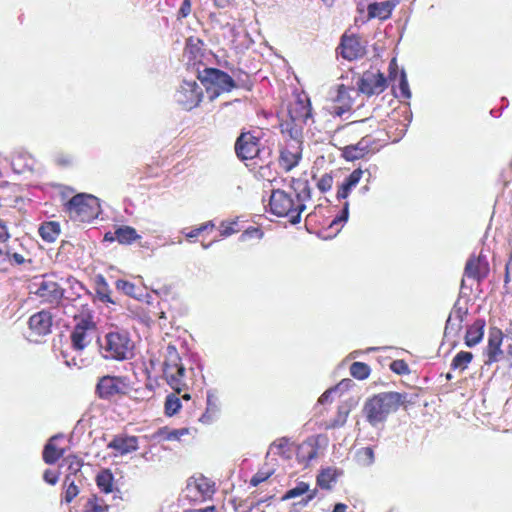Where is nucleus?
<instances>
[{
  "label": "nucleus",
  "mask_w": 512,
  "mask_h": 512,
  "mask_svg": "<svg viewBox=\"0 0 512 512\" xmlns=\"http://www.w3.org/2000/svg\"><path fill=\"white\" fill-rule=\"evenodd\" d=\"M489 271V263L485 256L471 255L466 262L464 275L479 282L488 276Z\"/></svg>",
  "instance_id": "17"
},
{
  "label": "nucleus",
  "mask_w": 512,
  "mask_h": 512,
  "mask_svg": "<svg viewBox=\"0 0 512 512\" xmlns=\"http://www.w3.org/2000/svg\"><path fill=\"white\" fill-rule=\"evenodd\" d=\"M350 387V379H343L340 381L335 387H332L326 390L319 398L318 402L320 404H325L330 401V397L333 394L342 393L347 391Z\"/></svg>",
  "instance_id": "40"
},
{
  "label": "nucleus",
  "mask_w": 512,
  "mask_h": 512,
  "mask_svg": "<svg viewBox=\"0 0 512 512\" xmlns=\"http://www.w3.org/2000/svg\"><path fill=\"white\" fill-rule=\"evenodd\" d=\"M115 286L119 291H122L125 295L137 297L136 286L133 283L119 279L116 281Z\"/></svg>",
  "instance_id": "47"
},
{
  "label": "nucleus",
  "mask_w": 512,
  "mask_h": 512,
  "mask_svg": "<svg viewBox=\"0 0 512 512\" xmlns=\"http://www.w3.org/2000/svg\"><path fill=\"white\" fill-rule=\"evenodd\" d=\"M108 447L124 455L138 449V438L136 436H117L108 444Z\"/></svg>",
  "instance_id": "25"
},
{
  "label": "nucleus",
  "mask_w": 512,
  "mask_h": 512,
  "mask_svg": "<svg viewBox=\"0 0 512 512\" xmlns=\"http://www.w3.org/2000/svg\"><path fill=\"white\" fill-rule=\"evenodd\" d=\"M317 492H318L317 489H313V490L309 489V492L304 494L305 497L301 501H299V504L302 506H307L308 503L316 497Z\"/></svg>",
  "instance_id": "60"
},
{
  "label": "nucleus",
  "mask_w": 512,
  "mask_h": 512,
  "mask_svg": "<svg viewBox=\"0 0 512 512\" xmlns=\"http://www.w3.org/2000/svg\"><path fill=\"white\" fill-rule=\"evenodd\" d=\"M115 238L119 244L129 245L141 238L131 226H120L115 230Z\"/></svg>",
  "instance_id": "28"
},
{
  "label": "nucleus",
  "mask_w": 512,
  "mask_h": 512,
  "mask_svg": "<svg viewBox=\"0 0 512 512\" xmlns=\"http://www.w3.org/2000/svg\"><path fill=\"white\" fill-rule=\"evenodd\" d=\"M191 13V1L183 0L178 11V19L186 18Z\"/></svg>",
  "instance_id": "57"
},
{
  "label": "nucleus",
  "mask_w": 512,
  "mask_h": 512,
  "mask_svg": "<svg viewBox=\"0 0 512 512\" xmlns=\"http://www.w3.org/2000/svg\"><path fill=\"white\" fill-rule=\"evenodd\" d=\"M128 385L124 377L105 375L98 379L95 387L96 395L106 401L126 394Z\"/></svg>",
  "instance_id": "12"
},
{
  "label": "nucleus",
  "mask_w": 512,
  "mask_h": 512,
  "mask_svg": "<svg viewBox=\"0 0 512 512\" xmlns=\"http://www.w3.org/2000/svg\"><path fill=\"white\" fill-rule=\"evenodd\" d=\"M10 237L6 225L0 221V242H5Z\"/></svg>",
  "instance_id": "62"
},
{
  "label": "nucleus",
  "mask_w": 512,
  "mask_h": 512,
  "mask_svg": "<svg viewBox=\"0 0 512 512\" xmlns=\"http://www.w3.org/2000/svg\"><path fill=\"white\" fill-rule=\"evenodd\" d=\"M180 408L181 401L179 397L175 394L168 395L165 401V413L168 416H173L179 411Z\"/></svg>",
  "instance_id": "44"
},
{
  "label": "nucleus",
  "mask_w": 512,
  "mask_h": 512,
  "mask_svg": "<svg viewBox=\"0 0 512 512\" xmlns=\"http://www.w3.org/2000/svg\"><path fill=\"white\" fill-rule=\"evenodd\" d=\"M290 121L285 124V130L290 135L291 141H300L303 126L311 119L310 104L297 102L293 108L289 110Z\"/></svg>",
  "instance_id": "11"
},
{
  "label": "nucleus",
  "mask_w": 512,
  "mask_h": 512,
  "mask_svg": "<svg viewBox=\"0 0 512 512\" xmlns=\"http://www.w3.org/2000/svg\"><path fill=\"white\" fill-rule=\"evenodd\" d=\"M399 90H400V94L397 95L398 97H401L403 99H409L411 97V91H410L407 76H406V73L404 70H402L400 72Z\"/></svg>",
  "instance_id": "48"
},
{
  "label": "nucleus",
  "mask_w": 512,
  "mask_h": 512,
  "mask_svg": "<svg viewBox=\"0 0 512 512\" xmlns=\"http://www.w3.org/2000/svg\"><path fill=\"white\" fill-rule=\"evenodd\" d=\"M271 453L275 454V455H281L285 458H289L290 454H289L288 439L283 437V438H280V439L274 441L269 447L267 456H269Z\"/></svg>",
  "instance_id": "38"
},
{
  "label": "nucleus",
  "mask_w": 512,
  "mask_h": 512,
  "mask_svg": "<svg viewBox=\"0 0 512 512\" xmlns=\"http://www.w3.org/2000/svg\"><path fill=\"white\" fill-rule=\"evenodd\" d=\"M78 483H82V479H76L72 475H66L63 483L64 494L63 501L66 503H71L76 496L79 494V486Z\"/></svg>",
  "instance_id": "27"
},
{
  "label": "nucleus",
  "mask_w": 512,
  "mask_h": 512,
  "mask_svg": "<svg viewBox=\"0 0 512 512\" xmlns=\"http://www.w3.org/2000/svg\"><path fill=\"white\" fill-rule=\"evenodd\" d=\"M337 473L332 468L323 469L317 476V485L322 489H331L336 482Z\"/></svg>",
  "instance_id": "34"
},
{
  "label": "nucleus",
  "mask_w": 512,
  "mask_h": 512,
  "mask_svg": "<svg viewBox=\"0 0 512 512\" xmlns=\"http://www.w3.org/2000/svg\"><path fill=\"white\" fill-rule=\"evenodd\" d=\"M53 316L50 311L42 310L33 314L28 321L30 330L38 335L44 336L51 332Z\"/></svg>",
  "instance_id": "20"
},
{
  "label": "nucleus",
  "mask_w": 512,
  "mask_h": 512,
  "mask_svg": "<svg viewBox=\"0 0 512 512\" xmlns=\"http://www.w3.org/2000/svg\"><path fill=\"white\" fill-rule=\"evenodd\" d=\"M415 403L408 393L387 391L369 397L363 407V414L372 426L383 424L389 415L398 411L400 407L407 409Z\"/></svg>",
  "instance_id": "1"
},
{
  "label": "nucleus",
  "mask_w": 512,
  "mask_h": 512,
  "mask_svg": "<svg viewBox=\"0 0 512 512\" xmlns=\"http://www.w3.org/2000/svg\"><path fill=\"white\" fill-rule=\"evenodd\" d=\"M389 79L395 80L398 75V64L396 58L391 59L388 67Z\"/></svg>",
  "instance_id": "59"
},
{
  "label": "nucleus",
  "mask_w": 512,
  "mask_h": 512,
  "mask_svg": "<svg viewBox=\"0 0 512 512\" xmlns=\"http://www.w3.org/2000/svg\"><path fill=\"white\" fill-rule=\"evenodd\" d=\"M39 234L43 240L53 242L60 234V226L57 222H46L40 226Z\"/></svg>",
  "instance_id": "33"
},
{
  "label": "nucleus",
  "mask_w": 512,
  "mask_h": 512,
  "mask_svg": "<svg viewBox=\"0 0 512 512\" xmlns=\"http://www.w3.org/2000/svg\"><path fill=\"white\" fill-rule=\"evenodd\" d=\"M308 492H309V484L301 481V482H298L294 488H291L288 491H286V493L282 496V500L286 501V500H289L292 498H296V497L302 496Z\"/></svg>",
  "instance_id": "43"
},
{
  "label": "nucleus",
  "mask_w": 512,
  "mask_h": 512,
  "mask_svg": "<svg viewBox=\"0 0 512 512\" xmlns=\"http://www.w3.org/2000/svg\"><path fill=\"white\" fill-rule=\"evenodd\" d=\"M55 162L59 166H69L73 162V157L69 154L59 153L55 156Z\"/></svg>",
  "instance_id": "56"
},
{
  "label": "nucleus",
  "mask_w": 512,
  "mask_h": 512,
  "mask_svg": "<svg viewBox=\"0 0 512 512\" xmlns=\"http://www.w3.org/2000/svg\"><path fill=\"white\" fill-rule=\"evenodd\" d=\"M263 237V232L261 229L257 227H250L246 229L240 236L241 241H246L248 238H257L261 239Z\"/></svg>",
  "instance_id": "53"
},
{
  "label": "nucleus",
  "mask_w": 512,
  "mask_h": 512,
  "mask_svg": "<svg viewBox=\"0 0 512 512\" xmlns=\"http://www.w3.org/2000/svg\"><path fill=\"white\" fill-rule=\"evenodd\" d=\"M43 479L50 485H55L59 480V475L57 472H54L50 469L44 471Z\"/></svg>",
  "instance_id": "58"
},
{
  "label": "nucleus",
  "mask_w": 512,
  "mask_h": 512,
  "mask_svg": "<svg viewBox=\"0 0 512 512\" xmlns=\"http://www.w3.org/2000/svg\"><path fill=\"white\" fill-rule=\"evenodd\" d=\"M6 261L20 265L25 262V259H24L23 255H21L19 253H10L9 258Z\"/></svg>",
  "instance_id": "61"
},
{
  "label": "nucleus",
  "mask_w": 512,
  "mask_h": 512,
  "mask_svg": "<svg viewBox=\"0 0 512 512\" xmlns=\"http://www.w3.org/2000/svg\"><path fill=\"white\" fill-rule=\"evenodd\" d=\"M376 148V138L370 134L364 135L357 144L354 145V152H358L354 154V159L363 157L366 153L374 151Z\"/></svg>",
  "instance_id": "30"
},
{
  "label": "nucleus",
  "mask_w": 512,
  "mask_h": 512,
  "mask_svg": "<svg viewBox=\"0 0 512 512\" xmlns=\"http://www.w3.org/2000/svg\"><path fill=\"white\" fill-rule=\"evenodd\" d=\"M202 66V70L200 69V66L196 68L197 78L205 87L211 101L217 98L220 94L228 93L234 88L239 87L237 82L226 72L217 68H210L204 65Z\"/></svg>",
  "instance_id": "2"
},
{
  "label": "nucleus",
  "mask_w": 512,
  "mask_h": 512,
  "mask_svg": "<svg viewBox=\"0 0 512 512\" xmlns=\"http://www.w3.org/2000/svg\"><path fill=\"white\" fill-rule=\"evenodd\" d=\"M29 293L42 304L58 305L64 298V289L51 276L36 277L29 285Z\"/></svg>",
  "instance_id": "5"
},
{
  "label": "nucleus",
  "mask_w": 512,
  "mask_h": 512,
  "mask_svg": "<svg viewBox=\"0 0 512 512\" xmlns=\"http://www.w3.org/2000/svg\"><path fill=\"white\" fill-rule=\"evenodd\" d=\"M390 369L398 375H405L410 372L408 364L402 359L392 361L390 364Z\"/></svg>",
  "instance_id": "51"
},
{
  "label": "nucleus",
  "mask_w": 512,
  "mask_h": 512,
  "mask_svg": "<svg viewBox=\"0 0 512 512\" xmlns=\"http://www.w3.org/2000/svg\"><path fill=\"white\" fill-rule=\"evenodd\" d=\"M60 438L62 435H55L44 446L43 460L46 464H54L63 456L65 450L56 445V441Z\"/></svg>",
  "instance_id": "26"
},
{
  "label": "nucleus",
  "mask_w": 512,
  "mask_h": 512,
  "mask_svg": "<svg viewBox=\"0 0 512 512\" xmlns=\"http://www.w3.org/2000/svg\"><path fill=\"white\" fill-rule=\"evenodd\" d=\"M467 314L468 310L466 308L454 305L453 310L445 324V336L459 337Z\"/></svg>",
  "instance_id": "19"
},
{
  "label": "nucleus",
  "mask_w": 512,
  "mask_h": 512,
  "mask_svg": "<svg viewBox=\"0 0 512 512\" xmlns=\"http://www.w3.org/2000/svg\"><path fill=\"white\" fill-rule=\"evenodd\" d=\"M184 512H216L215 506H208L201 509H187Z\"/></svg>",
  "instance_id": "64"
},
{
  "label": "nucleus",
  "mask_w": 512,
  "mask_h": 512,
  "mask_svg": "<svg viewBox=\"0 0 512 512\" xmlns=\"http://www.w3.org/2000/svg\"><path fill=\"white\" fill-rule=\"evenodd\" d=\"M192 485L203 497L211 496L214 493V483L203 475L191 478L188 486Z\"/></svg>",
  "instance_id": "29"
},
{
  "label": "nucleus",
  "mask_w": 512,
  "mask_h": 512,
  "mask_svg": "<svg viewBox=\"0 0 512 512\" xmlns=\"http://www.w3.org/2000/svg\"><path fill=\"white\" fill-rule=\"evenodd\" d=\"M66 211L74 221L90 222L100 213L99 200L91 194L80 193L66 203Z\"/></svg>",
  "instance_id": "4"
},
{
  "label": "nucleus",
  "mask_w": 512,
  "mask_h": 512,
  "mask_svg": "<svg viewBox=\"0 0 512 512\" xmlns=\"http://www.w3.org/2000/svg\"><path fill=\"white\" fill-rule=\"evenodd\" d=\"M97 294L99 296V299L103 302H111L113 301L109 297V287L106 283L104 277L100 276L97 280Z\"/></svg>",
  "instance_id": "45"
},
{
  "label": "nucleus",
  "mask_w": 512,
  "mask_h": 512,
  "mask_svg": "<svg viewBox=\"0 0 512 512\" xmlns=\"http://www.w3.org/2000/svg\"><path fill=\"white\" fill-rule=\"evenodd\" d=\"M367 121H369V119L354 121V126H356V127H354V133L363 134L364 131H363L362 127Z\"/></svg>",
  "instance_id": "63"
},
{
  "label": "nucleus",
  "mask_w": 512,
  "mask_h": 512,
  "mask_svg": "<svg viewBox=\"0 0 512 512\" xmlns=\"http://www.w3.org/2000/svg\"><path fill=\"white\" fill-rule=\"evenodd\" d=\"M102 354L106 359L126 360L133 356L134 344L125 330L108 332L100 342Z\"/></svg>",
  "instance_id": "3"
},
{
  "label": "nucleus",
  "mask_w": 512,
  "mask_h": 512,
  "mask_svg": "<svg viewBox=\"0 0 512 512\" xmlns=\"http://www.w3.org/2000/svg\"><path fill=\"white\" fill-rule=\"evenodd\" d=\"M473 359V354L467 351L458 352L451 362V369L464 371L468 368V365Z\"/></svg>",
  "instance_id": "35"
},
{
  "label": "nucleus",
  "mask_w": 512,
  "mask_h": 512,
  "mask_svg": "<svg viewBox=\"0 0 512 512\" xmlns=\"http://www.w3.org/2000/svg\"><path fill=\"white\" fill-rule=\"evenodd\" d=\"M388 87V79L378 68L371 67L364 71L357 82L359 93L367 97L379 95Z\"/></svg>",
  "instance_id": "8"
},
{
  "label": "nucleus",
  "mask_w": 512,
  "mask_h": 512,
  "mask_svg": "<svg viewBox=\"0 0 512 512\" xmlns=\"http://www.w3.org/2000/svg\"><path fill=\"white\" fill-rule=\"evenodd\" d=\"M293 193L295 195V202L298 212H303L306 209L305 202L311 198V190L307 180L292 179Z\"/></svg>",
  "instance_id": "22"
},
{
  "label": "nucleus",
  "mask_w": 512,
  "mask_h": 512,
  "mask_svg": "<svg viewBox=\"0 0 512 512\" xmlns=\"http://www.w3.org/2000/svg\"><path fill=\"white\" fill-rule=\"evenodd\" d=\"M302 157L300 141H290L280 150L279 165L285 171L295 168Z\"/></svg>",
  "instance_id": "16"
},
{
  "label": "nucleus",
  "mask_w": 512,
  "mask_h": 512,
  "mask_svg": "<svg viewBox=\"0 0 512 512\" xmlns=\"http://www.w3.org/2000/svg\"><path fill=\"white\" fill-rule=\"evenodd\" d=\"M63 462L68 464L69 473L67 475H72L73 477H76V479H82V475L80 473L82 467L81 459L76 456H68L63 460Z\"/></svg>",
  "instance_id": "42"
},
{
  "label": "nucleus",
  "mask_w": 512,
  "mask_h": 512,
  "mask_svg": "<svg viewBox=\"0 0 512 512\" xmlns=\"http://www.w3.org/2000/svg\"><path fill=\"white\" fill-rule=\"evenodd\" d=\"M485 326V320L480 318L476 319L470 326H468L465 335L466 346L473 347L482 341Z\"/></svg>",
  "instance_id": "24"
},
{
  "label": "nucleus",
  "mask_w": 512,
  "mask_h": 512,
  "mask_svg": "<svg viewBox=\"0 0 512 512\" xmlns=\"http://www.w3.org/2000/svg\"><path fill=\"white\" fill-rule=\"evenodd\" d=\"M339 174L340 172L336 171L330 174L326 173L322 175L317 181V187L322 193L327 192L332 188L334 179H336V184L338 186L336 197L338 200H342L346 199L351 191L352 173L346 175L342 182L339 181Z\"/></svg>",
  "instance_id": "14"
},
{
  "label": "nucleus",
  "mask_w": 512,
  "mask_h": 512,
  "mask_svg": "<svg viewBox=\"0 0 512 512\" xmlns=\"http://www.w3.org/2000/svg\"><path fill=\"white\" fill-rule=\"evenodd\" d=\"M350 30H346L341 37L340 43L336 48L337 57H342L344 60L352 61V36L349 35Z\"/></svg>",
  "instance_id": "31"
},
{
  "label": "nucleus",
  "mask_w": 512,
  "mask_h": 512,
  "mask_svg": "<svg viewBox=\"0 0 512 512\" xmlns=\"http://www.w3.org/2000/svg\"><path fill=\"white\" fill-rule=\"evenodd\" d=\"M259 137L251 132L242 133L236 140L235 151L242 160H250L260 154Z\"/></svg>",
  "instance_id": "15"
},
{
  "label": "nucleus",
  "mask_w": 512,
  "mask_h": 512,
  "mask_svg": "<svg viewBox=\"0 0 512 512\" xmlns=\"http://www.w3.org/2000/svg\"><path fill=\"white\" fill-rule=\"evenodd\" d=\"M108 509L109 506L102 498L92 495L84 504L83 512H107Z\"/></svg>",
  "instance_id": "36"
},
{
  "label": "nucleus",
  "mask_w": 512,
  "mask_h": 512,
  "mask_svg": "<svg viewBox=\"0 0 512 512\" xmlns=\"http://www.w3.org/2000/svg\"><path fill=\"white\" fill-rule=\"evenodd\" d=\"M270 212L276 216L289 217V222L293 225L301 221V212H298L296 202L292 194L281 189L273 190L269 200Z\"/></svg>",
  "instance_id": "7"
},
{
  "label": "nucleus",
  "mask_w": 512,
  "mask_h": 512,
  "mask_svg": "<svg viewBox=\"0 0 512 512\" xmlns=\"http://www.w3.org/2000/svg\"><path fill=\"white\" fill-rule=\"evenodd\" d=\"M504 334L498 327H491L488 334V343L485 350L487 356V364L497 362L503 354L501 349Z\"/></svg>",
  "instance_id": "18"
},
{
  "label": "nucleus",
  "mask_w": 512,
  "mask_h": 512,
  "mask_svg": "<svg viewBox=\"0 0 512 512\" xmlns=\"http://www.w3.org/2000/svg\"><path fill=\"white\" fill-rule=\"evenodd\" d=\"M339 80H346L347 82L337 84L335 89L330 91V99L332 101L330 113L342 117L343 114L349 113L352 108V100L350 97L352 80L348 79L347 74H341Z\"/></svg>",
  "instance_id": "9"
},
{
  "label": "nucleus",
  "mask_w": 512,
  "mask_h": 512,
  "mask_svg": "<svg viewBox=\"0 0 512 512\" xmlns=\"http://www.w3.org/2000/svg\"><path fill=\"white\" fill-rule=\"evenodd\" d=\"M348 218H349V202L345 201L339 214L330 223L329 229L334 230L335 234H337L340 231V229L343 227L344 223H346L348 221Z\"/></svg>",
  "instance_id": "39"
},
{
  "label": "nucleus",
  "mask_w": 512,
  "mask_h": 512,
  "mask_svg": "<svg viewBox=\"0 0 512 512\" xmlns=\"http://www.w3.org/2000/svg\"><path fill=\"white\" fill-rule=\"evenodd\" d=\"M398 4L399 0H386L382 2L370 3L367 7L368 17L387 20L390 18L393 10Z\"/></svg>",
  "instance_id": "21"
},
{
  "label": "nucleus",
  "mask_w": 512,
  "mask_h": 512,
  "mask_svg": "<svg viewBox=\"0 0 512 512\" xmlns=\"http://www.w3.org/2000/svg\"><path fill=\"white\" fill-rule=\"evenodd\" d=\"M273 474V470H260L250 480V484L253 487L258 486L262 482L266 481Z\"/></svg>",
  "instance_id": "52"
},
{
  "label": "nucleus",
  "mask_w": 512,
  "mask_h": 512,
  "mask_svg": "<svg viewBox=\"0 0 512 512\" xmlns=\"http://www.w3.org/2000/svg\"><path fill=\"white\" fill-rule=\"evenodd\" d=\"M203 98V89L195 80H183L174 94L175 102L184 110L197 107Z\"/></svg>",
  "instance_id": "10"
},
{
  "label": "nucleus",
  "mask_w": 512,
  "mask_h": 512,
  "mask_svg": "<svg viewBox=\"0 0 512 512\" xmlns=\"http://www.w3.org/2000/svg\"><path fill=\"white\" fill-rule=\"evenodd\" d=\"M370 367L363 362L354 361V378L364 380L370 375Z\"/></svg>",
  "instance_id": "49"
},
{
  "label": "nucleus",
  "mask_w": 512,
  "mask_h": 512,
  "mask_svg": "<svg viewBox=\"0 0 512 512\" xmlns=\"http://www.w3.org/2000/svg\"><path fill=\"white\" fill-rule=\"evenodd\" d=\"M188 432L189 431L187 428L170 430L167 427H163L156 432L155 437L158 440L178 441L181 439L182 436L187 435Z\"/></svg>",
  "instance_id": "32"
},
{
  "label": "nucleus",
  "mask_w": 512,
  "mask_h": 512,
  "mask_svg": "<svg viewBox=\"0 0 512 512\" xmlns=\"http://www.w3.org/2000/svg\"><path fill=\"white\" fill-rule=\"evenodd\" d=\"M74 318L77 323L71 333V342L75 350L81 351L91 343L96 326L89 315L80 318L74 315Z\"/></svg>",
  "instance_id": "13"
},
{
  "label": "nucleus",
  "mask_w": 512,
  "mask_h": 512,
  "mask_svg": "<svg viewBox=\"0 0 512 512\" xmlns=\"http://www.w3.org/2000/svg\"><path fill=\"white\" fill-rule=\"evenodd\" d=\"M208 413H211L212 415H217L219 412V402L218 397L215 392L208 391L207 392V407Z\"/></svg>",
  "instance_id": "50"
},
{
  "label": "nucleus",
  "mask_w": 512,
  "mask_h": 512,
  "mask_svg": "<svg viewBox=\"0 0 512 512\" xmlns=\"http://www.w3.org/2000/svg\"><path fill=\"white\" fill-rule=\"evenodd\" d=\"M366 52V45L363 44L356 35H354V59L362 58L366 55Z\"/></svg>",
  "instance_id": "55"
},
{
  "label": "nucleus",
  "mask_w": 512,
  "mask_h": 512,
  "mask_svg": "<svg viewBox=\"0 0 512 512\" xmlns=\"http://www.w3.org/2000/svg\"><path fill=\"white\" fill-rule=\"evenodd\" d=\"M99 489L108 494L113 491V475L108 470L101 471L96 477Z\"/></svg>",
  "instance_id": "37"
},
{
  "label": "nucleus",
  "mask_w": 512,
  "mask_h": 512,
  "mask_svg": "<svg viewBox=\"0 0 512 512\" xmlns=\"http://www.w3.org/2000/svg\"><path fill=\"white\" fill-rule=\"evenodd\" d=\"M351 409L352 405L349 403V401H345L343 404H341L338 407L337 416L334 418L330 426L333 428L343 426L347 421Z\"/></svg>",
  "instance_id": "41"
},
{
  "label": "nucleus",
  "mask_w": 512,
  "mask_h": 512,
  "mask_svg": "<svg viewBox=\"0 0 512 512\" xmlns=\"http://www.w3.org/2000/svg\"><path fill=\"white\" fill-rule=\"evenodd\" d=\"M163 366V374L167 383L177 393H180L181 388L185 386V367L181 363V358L175 346H167Z\"/></svg>",
  "instance_id": "6"
},
{
  "label": "nucleus",
  "mask_w": 512,
  "mask_h": 512,
  "mask_svg": "<svg viewBox=\"0 0 512 512\" xmlns=\"http://www.w3.org/2000/svg\"><path fill=\"white\" fill-rule=\"evenodd\" d=\"M203 41L197 37H189L186 41L184 56L193 65H201L204 57Z\"/></svg>",
  "instance_id": "23"
},
{
  "label": "nucleus",
  "mask_w": 512,
  "mask_h": 512,
  "mask_svg": "<svg viewBox=\"0 0 512 512\" xmlns=\"http://www.w3.org/2000/svg\"><path fill=\"white\" fill-rule=\"evenodd\" d=\"M358 462L363 465H370L374 461V452L371 447H365L357 452Z\"/></svg>",
  "instance_id": "46"
},
{
  "label": "nucleus",
  "mask_w": 512,
  "mask_h": 512,
  "mask_svg": "<svg viewBox=\"0 0 512 512\" xmlns=\"http://www.w3.org/2000/svg\"><path fill=\"white\" fill-rule=\"evenodd\" d=\"M237 224V219L233 221H224L221 223V235L224 237L230 236L237 232V229H235V225Z\"/></svg>",
  "instance_id": "54"
}]
</instances>
